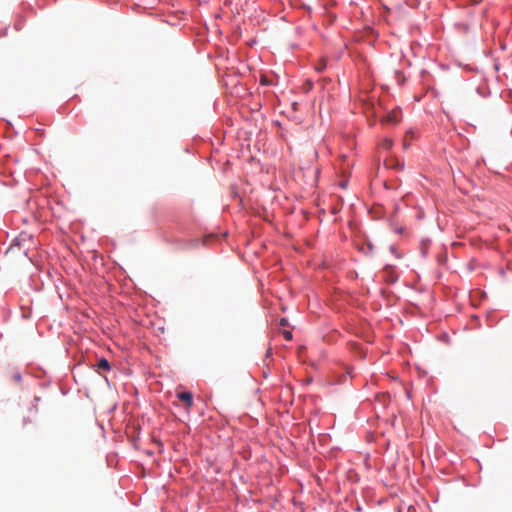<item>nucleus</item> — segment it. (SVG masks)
<instances>
[{
	"label": "nucleus",
	"instance_id": "7",
	"mask_svg": "<svg viewBox=\"0 0 512 512\" xmlns=\"http://www.w3.org/2000/svg\"><path fill=\"white\" fill-rule=\"evenodd\" d=\"M283 336L287 341H290L292 339V333L290 331H284Z\"/></svg>",
	"mask_w": 512,
	"mask_h": 512
},
{
	"label": "nucleus",
	"instance_id": "10",
	"mask_svg": "<svg viewBox=\"0 0 512 512\" xmlns=\"http://www.w3.org/2000/svg\"><path fill=\"white\" fill-rule=\"evenodd\" d=\"M408 145V142H406V138L404 139V146L406 147Z\"/></svg>",
	"mask_w": 512,
	"mask_h": 512
},
{
	"label": "nucleus",
	"instance_id": "2",
	"mask_svg": "<svg viewBox=\"0 0 512 512\" xmlns=\"http://www.w3.org/2000/svg\"><path fill=\"white\" fill-rule=\"evenodd\" d=\"M177 398L185 403L186 409H190L193 404V396L190 392H179L177 393Z\"/></svg>",
	"mask_w": 512,
	"mask_h": 512
},
{
	"label": "nucleus",
	"instance_id": "1",
	"mask_svg": "<svg viewBox=\"0 0 512 512\" xmlns=\"http://www.w3.org/2000/svg\"><path fill=\"white\" fill-rule=\"evenodd\" d=\"M401 121V116H400V112L397 111V110H393L391 112H389L383 119H382V123L383 124H388V125H396L398 124L399 122Z\"/></svg>",
	"mask_w": 512,
	"mask_h": 512
},
{
	"label": "nucleus",
	"instance_id": "4",
	"mask_svg": "<svg viewBox=\"0 0 512 512\" xmlns=\"http://www.w3.org/2000/svg\"><path fill=\"white\" fill-rule=\"evenodd\" d=\"M392 272H393V271H392V268H391V267H385V269H384V274H385V275H387V277H389V278H388V280H389L390 282H394V281H396V277H395V276H392Z\"/></svg>",
	"mask_w": 512,
	"mask_h": 512
},
{
	"label": "nucleus",
	"instance_id": "6",
	"mask_svg": "<svg viewBox=\"0 0 512 512\" xmlns=\"http://www.w3.org/2000/svg\"><path fill=\"white\" fill-rule=\"evenodd\" d=\"M325 67H326V63H325V62H321L320 64H318V65L316 66V70H317L318 72H322V71L325 69Z\"/></svg>",
	"mask_w": 512,
	"mask_h": 512
},
{
	"label": "nucleus",
	"instance_id": "9",
	"mask_svg": "<svg viewBox=\"0 0 512 512\" xmlns=\"http://www.w3.org/2000/svg\"><path fill=\"white\" fill-rule=\"evenodd\" d=\"M15 378H16V380H17V381H20L21 376H20V375H17Z\"/></svg>",
	"mask_w": 512,
	"mask_h": 512
},
{
	"label": "nucleus",
	"instance_id": "5",
	"mask_svg": "<svg viewBox=\"0 0 512 512\" xmlns=\"http://www.w3.org/2000/svg\"><path fill=\"white\" fill-rule=\"evenodd\" d=\"M392 145H393L392 140L388 139V138L383 139L381 142L382 148H384L386 150L390 149L392 147Z\"/></svg>",
	"mask_w": 512,
	"mask_h": 512
},
{
	"label": "nucleus",
	"instance_id": "3",
	"mask_svg": "<svg viewBox=\"0 0 512 512\" xmlns=\"http://www.w3.org/2000/svg\"><path fill=\"white\" fill-rule=\"evenodd\" d=\"M97 366H98L99 369H102V370H109L110 369V364H109V362L105 358L100 359L98 364H97Z\"/></svg>",
	"mask_w": 512,
	"mask_h": 512
},
{
	"label": "nucleus",
	"instance_id": "8",
	"mask_svg": "<svg viewBox=\"0 0 512 512\" xmlns=\"http://www.w3.org/2000/svg\"><path fill=\"white\" fill-rule=\"evenodd\" d=\"M287 324H288V321H287L285 318H282V319L280 320V325H281V326H286Z\"/></svg>",
	"mask_w": 512,
	"mask_h": 512
}]
</instances>
